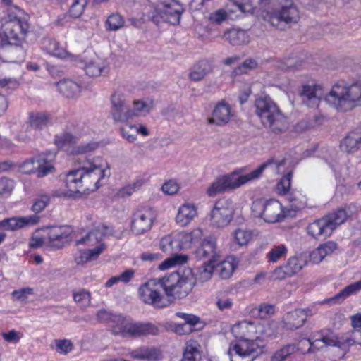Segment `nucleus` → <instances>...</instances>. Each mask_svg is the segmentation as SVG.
Segmentation results:
<instances>
[{
    "label": "nucleus",
    "instance_id": "1",
    "mask_svg": "<svg viewBox=\"0 0 361 361\" xmlns=\"http://www.w3.org/2000/svg\"><path fill=\"white\" fill-rule=\"evenodd\" d=\"M78 168L70 171L65 183L68 190L75 194L94 192L99 188L100 180L105 176V171L88 160L80 161Z\"/></svg>",
    "mask_w": 361,
    "mask_h": 361
},
{
    "label": "nucleus",
    "instance_id": "2",
    "mask_svg": "<svg viewBox=\"0 0 361 361\" xmlns=\"http://www.w3.org/2000/svg\"><path fill=\"white\" fill-rule=\"evenodd\" d=\"M284 165V161H276L270 159L262 164L256 169L250 173L238 176L233 172L230 174L221 176L214 181L207 190V194L209 197H214L220 193L234 190L243 184L258 178L261 176L265 169H269L271 171L278 172L281 166Z\"/></svg>",
    "mask_w": 361,
    "mask_h": 361
},
{
    "label": "nucleus",
    "instance_id": "3",
    "mask_svg": "<svg viewBox=\"0 0 361 361\" xmlns=\"http://www.w3.org/2000/svg\"><path fill=\"white\" fill-rule=\"evenodd\" d=\"M195 283V276L190 268H182L159 278V286L170 300L185 298Z\"/></svg>",
    "mask_w": 361,
    "mask_h": 361
},
{
    "label": "nucleus",
    "instance_id": "4",
    "mask_svg": "<svg viewBox=\"0 0 361 361\" xmlns=\"http://www.w3.org/2000/svg\"><path fill=\"white\" fill-rule=\"evenodd\" d=\"M325 101L341 111H348L361 106V82L351 85L343 82L335 84L325 96Z\"/></svg>",
    "mask_w": 361,
    "mask_h": 361
},
{
    "label": "nucleus",
    "instance_id": "5",
    "mask_svg": "<svg viewBox=\"0 0 361 361\" xmlns=\"http://www.w3.org/2000/svg\"><path fill=\"white\" fill-rule=\"evenodd\" d=\"M256 114L264 127L275 134L282 133L288 129L286 116L277 104L268 96L255 100Z\"/></svg>",
    "mask_w": 361,
    "mask_h": 361
},
{
    "label": "nucleus",
    "instance_id": "6",
    "mask_svg": "<svg viewBox=\"0 0 361 361\" xmlns=\"http://www.w3.org/2000/svg\"><path fill=\"white\" fill-rule=\"evenodd\" d=\"M29 28L27 20L23 10L16 6H12L8 9V17L1 27L0 33L2 45L18 44L23 39Z\"/></svg>",
    "mask_w": 361,
    "mask_h": 361
},
{
    "label": "nucleus",
    "instance_id": "7",
    "mask_svg": "<svg viewBox=\"0 0 361 361\" xmlns=\"http://www.w3.org/2000/svg\"><path fill=\"white\" fill-rule=\"evenodd\" d=\"M116 317L111 324L112 333L115 335L140 336L157 335L159 332L158 328L152 324L132 322L121 314H117Z\"/></svg>",
    "mask_w": 361,
    "mask_h": 361
},
{
    "label": "nucleus",
    "instance_id": "8",
    "mask_svg": "<svg viewBox=\"0 0 361 361\" xmlns=\"http://www.w3.org/2000/svg\"><path fill=\"white\" fill-rule=\"evenodd\" d=\"M265 346V342L260 337H257L255 339L240 338L238 341L230 344L228 353L231 355L232 352H235L245 361H253L263 354ZM231 361H233L231 357Z\"/></svg>",
    "mask_w": 361,
    "mask_h": 361
},
{
    "label": "nucleus",
    "instance_id": "9",
    "mask_svg": "<svg viewBox=\"0 0 361 361\" xmlns=\"http://www.w3.org/2000/svg\"><path fill=\"white\" fill-rule=\"evenodd\" d=\"M251 209L255 216L261 217L268 223L281 221L286 216L281 204L274 199L267 201L257 200L253 202Z\"/></svg>",
    "mask_w": 361,
    "mask_h": 361
},
{
    "label": "nucleus",
    "instance_id": "10",
    "mask_svg": "<svg viewBox=\"0 0 361 361\" xmlns=\"http://www.w3.org/2000/svg\"><path fill=\"white\" fill-rule=\"evenodd\" d=\"M183 11L181 4L176 0L162 1L158 8L148 13V18L157 25L161 21L177 25L180 23Z\"/></svg>",
    "mask_w": 361,
    "mask_h": 361
},
{
    "label": "nucleus",
    "instance_id": "11",
    "mask_svg": "<svg viewBox=\"0 0 361 361\" xmlns=\"http://www.w3.org/2000/svg\"><path fill=\"white\" fill-rule=\"evenodd\" d=\"M159 288H161L159 286V279L149 280L139 288L140 299L145 303L157 308H163L168 306L171 300L164 299L160 293Z\"/></svg>",
    "mask_w": 361,
    "mask_h": 361
},
{
    "label": "nucleus",
    "instance_id": "12",
    "mask_svg": "<svg viewBox=\"0 0 361 361\" xmlns=\"http://www.w3.org/2000/svg\"><path fill=\"white\" fill-rule=\"evenodd\" d=\"M264 18L272 26L279 27L281 23L286 25L298 23L300 16L296 6L288 0L280 10L267 11Z\"/></svg>",
    "mask_w": 361,
    "mask_h": 361
},
{
    "label": "nucleus",
    "instance_id": "13",
    "mask_svg": "<svg viewBox=\"0 0 361 361\" xmlns=\"http://www.w3.org/2000/svg\"><path fill=\"white\" fill-rule=\"evenodd\" d=\"M233 214L234 208L232 201L228 199L219 200L211 212L212 224L218 228H224L231 223Z\"/></svg>",
    "mask_w": 361,
    "mask_h": 361
},
{
    "label": "nucleus",
    "instance_id": "14",
    "mask_svg": "<svg viewBox=\"0 0 361 361\" xmlns=\"http://www.w3.org/2000/svg\"><path fill=\"white\" fill-rule=\"evenodd\" d=\"M156 219L155 212L149 207L136 210L131 221V231L135 235H141L149 231Z\"/></svg>",
    "mask_w": 361,
    "mask_h": 361
},
{
    "label": "nucleus",
    "instance_id": "15",
    "mask_svg": "<svg viewBox=\"0 0 361 361\" xmlns=\"http://www.w3.org/2000/svg\"><path fill=\"white\" fill-rule=\"evenodd\" d=\"M48 244L56 250L62 249L71 242L73 231L68 226H51L45 228Z\"/></svg>",
    "mask_w": 361,
    "mask_h": 361
},
{
    "label": "nucleus",
    "instance_id": "16",
    "mask_svg": "<svg viewBox=\"0 0 361 361\" xmlns=\"http://www.w3.org/2000/svg\"><path fill=\"white\" fill-rule=\"evenodd\" d=\"M111 115L116 122H125L135 116V111L130 109L123 94L115 92L111 97Z\"/></svg>",
    "mask_w": 361,
    "mask_h": 361
},
{
    "label": "nucleus",
    "instance_id": "17",
    "mask_svg": "<svg viewBox=\"0 0 361 361\" xmlns=\"http://www.w3.org/2000/svg\"><path fill=\"white\" fill-rule=\"evenodd\" d=\"M314 314L313 309H295L289 312L283 317L285 327L290 330H296L304 325L307 318Z\"/></svg>",
    "mask_w": 361,
    "mask_h": 361
},
{
    "label": "nucleus",
    "instance_id": "18",
    "mask_svg": "<svg viewBox=\"0 0 361 361\" xmlns=\"http://www.w3.org/2000/svg\"><path fill=\"white\" fill-rule=\"evenodd\" d=\"M304 102L310 107H317L323 96V90L321 85L312 83L302 86L300 92Z\"/></svg>",
    "mask_w": 361,
    "mask_h": 361
},
{
    "label": "nucleus",
    "instance_id": "19",
    "mask_svg": "<svg viewBox=\"0 0 361 361\" xmlns=\"http://www.w3.org/2000/svg\"><path fill=\"white\" fill-rule=\"evenodd\" d=\"M39 221V216L37 214L16 218L5 219L0 221V229L6 231H16L25 226L36 225Z\"/></svg>",
    "mask_w": 361,
    "mask_h": 361
},
{
    "label": "nucleus",
    "instance_id": "20",
    "mask_svg": "<svg viewBox=\"0 0 361 361\" xmlns=\"http://www.w3.org/2000/svg\"><path fill=\"white\" fill-rule=\"evenodd\" d=\"M232 116L230 105L225 102H221L216 104L207 123L219 126H224L230 121Z\"/></svg>",
    "mask_w": 361,
    "mask_h": 361
},
{
    "label": "nucleus",
    "instance_id": "21",
    "mask_svg": "<svg viewBox=\"0 0 361 361\" xmlns=\"http://www.w3.org/2000/svg\"><path fill=\"white\" fill-rule=\"evenodd\" d=\"M176 315L184 319L183 324H173V331L178 335L190 334L194 331L193 327L200 322V319L197 316L183 312H176Z\"/></svg>",
    "mask_w": 361,
    "mask_h": 361
},
{
    "label": "nucleus",
    "instance_id": "22",
    "mask_svg": "<svg viewBox=\"0 0 361 361\" xmlns=\"http://www.w3.org/2000/svg\"><path fill=\"white\" fill-rule=\"evenodd\" d=\"M83 68L86 74L90 77L104 76L109 72L108 63L98 56L85 61Z\"/></svg>",
    "mask_w": 361,
    "mask_h": 361
},
{
    "label": "nucleus",
    "instance_id": "23",
    "mask_svg": "<svg viewBox=\"0 0 361 361\" xmlns=\"http://www.w3.org/2000/svg\"><path fill=\"white\" fill-rule=\"evenodd\" d=\"M113 229L104 224L98 226L94 229L89 232L85 237L77 241V244L88 243L90 245L93 243L102 241L104 238L114 235Z\"/></svg>",
    "mask_w": 361,
    "mask_h": 361
},
{
    "label": "nucleus",
    "instance_id": "24",
    "mask_svg": "<svg viewBox=\"0 0 361 361\" xmlns=\"http://www.w3.org/2000/svg\"><path fill=\"white\" fill-rule=\"evenodd\" d=\"M360 290H361V279L347 286L334 296L325 299L322 302V304H328L329 305L340 304L348 297L356 294Z\"/></svg>",
    "mask_w": 361,
    "mask_h": 361
},
{
    "label": "nucleus",
    "instance_id": "25",
    "mask_svg": "<svg viewBox=\"0 0 361 361\" xmlns=\"http://www.w3.org/2000/svg\"><path fill=\"white\" fill-rule=\"evenodd\" d=\"M56 153L48 152L40 154L36 159L37 168L36 172L37 177L42 178L54 171L55 168L51 164V161L55 159Z\"/></svg>",
    "mask_w": 361,
    "mask_h": 361
},
{
    "label": "nucleus",
    "instance_id": "26",
    "mask_svg": "<svg viewBox=\"0 0 361 361\" xmlns=\"http://www.w3.org/2000/svg\"><path fill=\"white\" fill-rule=\"evenodd\" d=\"M216 238L214 236H209L205 238L201 245L197 249L195 253L200 259L216 260Z\"/></svg>",
    "mask_w": 361,
    "mask_h": 361
},
{
    "label": "nucleus",
    "instance_id": "27",
    "mask_svg": "<svg viewBox=\"0 0 361 361\" xmlns=\"http://www.w3.org/2000/svg\"><path fill=\"white\" fill-rule=\"evenodd\" d=\"M341 148L348 154H353L361 147V130L350 132L341 142Z\"/></svg>",
    "mask_w": 361,
    "mask_h": 361
},
{
    "label": "nucleus",
    "instance_id": "28",
    "mask_svg": "<svg viewBox=\"0 0 361 361\" xmlns=\"http://www.w3.org/2000/svg\"><path fill=\"white\" fill-rule=\"evenodd\" d=\"M197 216V207L192 204H184L179 207L176 222L180 226L188 225Z\"/></svg>",
    "mask_w": 361,
    "mask_h": 361
},
{
    "label": "nucleus",
    "instance_id": "29",
    "mask_svg": "<svg viewBox=\"0 0 361 361\" xmlns=\"http://www.w3.org/2000/svg\"><path fill=\"white\" fill-rule=\"evenodd\" d=\"M307 231L309 235L314 238H326L330 236L332 233L331 228L324 217L310 223L307 228Z\"/></svg>",
    "mask_w": 361,
    "mask_h": 361
},
{
    "label": "nucleus",
    "instance_id": "30",
    "mask_svg": "<svg viewBox=\"0 0 361 361\" xmlns=\"http://www.w3.org/2000/svg\"><path fill=\"white\" fill-rule=\"evenodd\" d=\"M307 264V253H301L290 257L285 264L286 271L292 276L299 272Z\"/></svg>",
    "mask_w": 361,
    "mask_h": 361
},
{
    "label": "nucleus",
    "instance_id": "31",
    "mask_svg": "<svg viewBox=\"0 0 361 361\" xmlns=\"http://www.w3.org/2000/svg\"><path fill=\"white\" fill-rule=\"evenodd\" d=\"M59 91L67 98L77 97L81 90L80 86L71 80H63L56 83Z\"/></svg>",
    "mask_w": 361,
    "mask_h": 361
},
{
    "label": "nucleus",
    "instance_id": "32",
    "mask_svg": "<svg viewBox=\"0 0 361 361\" xmlns=\"http://www.w3.org/2000/svg\"><path fill=\"white\" fill-rule=\"evenodd\" d=\"M224 37L233 46L245 44L250 42L247 32L241 29H231L225 32Z\"/></svg>",
    "mask_w": 361,
    "mask_h": 361
},
{
    "label": "nucleus",
    "instance_id": "33",
    "mask_svg": "<svg viewBox=\"0 0 361 361\" xmlns=\"http://www.w3.org/2000/svg\"><path fill=\"white\" fill-rule=\"evenodd\" d=\"M202 236V231L200 228H196L190 233H181L178 235L181 250L189 248L192 244L196 243Z\"/></svg>",
    "mask_w": 361,
    "mask_h": 361
},
{
    "label": "nucleus",
    "instance_id": "34",
    "mask_svg": "<svg viewBox=\"0 0 361 361\" xmlns=\"http://www.w3.org/2000/svg\"><path fill=\"white\" fill-rule=\"evenodd\" d=\"M210 71L211 68L208 62L201 61L192 67L189 73V78L194 82H198L204 79Z\"/></svg>",
    "mask_w": 361,
    "mask_h": 361
},
{
    "label": "nucleus",
    "instance_id": "35",
    "mask_svg": "<svg viewBox=\"0 0 361 361\" xmlns=\"http://www.w3.org/2000/svg\"><path fill=\"white\" fill-rule=\"evenodd\" d=\"M180 243L178 237H173L171 235L161 238L160 241V248L164 252L173 255L180 250Z\"/></svg>",
    "mask_w": 361,
    "mask_h": 361
},
{
    "label": "nucleus",
    "instance_id": "36",
    "mask_svg": "<svg viewBox=\"0 0 361 361\" xmlns=\"http://www.w3.org/2000/svg\"><path fill=\"white\" fill-rule=\"evenodd\" d=\"M106 246L104 243H101L93 249L84 250L80 253V256L76 258L77 264H83L87 261L97 259L101 253L104 252Z\"/></svg>",
    "mask_w": 361,
    "mask_h": 361
},
{
    "label": "nucleus",
    "instance_id": "37",
    "mask_svg": "<svg viewBox=\"0 0 361 361\" xmlns=\"http://www.w3.org/2000/svg\"><path fill=\"white\" fill-rule=\"evenodd\" d=\"M159 352L154 348H140L134 350L131 353V356L140 360L154 361L157 360Z\"/></svg>",
    "mask_w": 361,
    "mask_h": 361
},
{
    "label": "nucleus",
    "instance_id": "38",
    "mask_svg": "<svg viewBox=\"0 0 361 361\" xmlns=\"http://www.w3.org/2000/svg\"><path fill=\"white\" fill-rule=\"evenodd\" d=\"M216 260L208 259L204 262L197 271L196 280L198 279L201 282L207 281L212 276L214 268L216 267Z\"/></svg>",
    "mask_w": 361,
    "mask_h": 361
},
{
    "label": "nucleus",
    "instance_id": "39",
    "mask_svg": "<svg viewBox=\"0 0 361 361\" xmlns=\"http://www.w3.org/2000/svg\"><path fill=\"white\" fill-rule=\"evenodd\" d=\"M324 218L333 232L337 226L341 225L346 220L347 214L344 209H339L335 212L325 216Z\"/></svg>",
    "mask_w": 361,
    "mask_h": 361
},
{
    "label": "nucleus",
    "instance_id": "40",
    "mask_svg": "<svg viewBox=\"0 0 361 361\" xmlns=\"http://www.w3.org/2000/svg\"><path fill=\"white\" fill-rule=\"evenodd\" d=\"M298 349L295 344H288L276 351L271 356V361H285Z\"/></svg>",
    "mask_w": 361,
    "mask_h": 361
},
{
    "label": "nucleus",
    "instance_id": "41",
    "mask_svg": "<svg viewBox=\"0 0 361 361\" xmlns=\"http://www.w3.org/2000/svg\"><path fill=\"white\" fill-rule=\"evenodd\" d=\"M321 339L324 347L326 346H335L345 350L344 341H343V335L337 336L331 333L326 335H322Z\"/></svg>",
    "mask_w": 361,
    "mask_h": 361
},
{
    "label": "nucleus",
    "instance_id": "42",
    "mask_svg": "<svg viewBox=\"0 0 361 361\" xmlns=\"http://www.w3.org/2000/svg\"><path fill=\"white\" fill-rule=\"evenodd\" d=\"M78 141V137L75 136L70 133L65 132L61 135L55 136L54 143L61 149L66 148L68 146L74 145Z\"/></svg>",
    "mask_w": 361,
    "mask_h": 361
},
{
    "label": "nucleus",
    "instance_id": "43",
    "mask_svg": "<svg viewBox=\"0 0 361 361\" xmlns=\"http://www.w3.org/2000/svg\"><path fill=\"white\" fill-rule=\"evenodd\" d=\"M215 268L218 270L220 277L223 279H227L233 274L235 266L233 262L224 260L219 264H216Z\"/></svg>",
    "mask_w": 361,
    "mask_h": 361
},
{
    "label": "nucleus",
    "instance_id": "44",
    "mask_svg": "<svg viewBox=\"0 0 361 361\" xmlns=\"http://www.w3.org/2000/svg\"><path fill=\"white\" fill-rule=\"evenodd\" d=\"M345 350L350 346L358 344L361 345V329H354L343 334Z\"/></svg>",
    "mask_w": 361,
    "mask_h": 361
},
{
    "label": "nucleus",
    "instance_id": "45",
    "mask_svg": "<svg viewBox=\"0 0 361 361\" xmlns=\"http://www.w3.org/2000/svg\"><path fill=\"white\" fill-rule=\"evenodd\" d=\"M124 25V20L118 13H113L109 16L106 21V30L116 31Z\"/></svg>",
    "mask_w": 361,
    "mask_h": 361
},
{
    "label": "nucleus",
    "instance_id": "46",
    "mask_svg": "<svg viewBox=\"0 0 361 361\" xmlns=\"http://www.w3.org/2000/svg\"><path fill=\"white\" fill-rule=\"evenodd\" d=\"M287 248L284 245H274L267 254L268 261L270 262H276L281 257L286 256Z\"/></svg>",
    "mask_w": 361,
    "mask_h": 361
},
{
    "label": "nucleus",
    "instance_id": "47",
    "mask_svg": "<svg viewBox=\"0 0 361 361\" xmlns=\"http://www.w3.org/2000/svg\"><path fill=\"white\" fill-rule=\"evenodd\" d=\"M201 357V353L197 347L192 345H187L181 361H200Z\"/></svg>",
    "mask_w": 361,
    "mask_h": 361
},
{
    "label": "nucleus",
    "instance_id": "48",
    "mask_svg": "<svg viewBox=\"0 0 361 361\" xmlns=\"http://www.w3.org/2000/svg\"><path fill=\"white\" fill-rule=\"evenodd\" d=\"M88 2L89 0H73L69 8L70 16L75 18L80 17Z\"/></svg>",
    "mask_w": 361,
    "mask_h": 361
},
{
    "label": "nucleus",
    "instance_id": "49",
    "mask_svg": "<svg viewBox=\"0 0 361 361\" xmlns=\"http://www.w3.org/2000/svg\"><path fill=\"white\" fill-rule=\"evenodd\" d=\"M49 116L45 114H37L30 116V127L35 129H42L47 126Z\"/></svg>",
    "mask_w": 361,
    "mask_h": 361
},
{
    "label": "nucleus",
    "instance_id": "50",
    "mask_svg": "<svg viewBox=\"0 0 361 361\" xmlns=\"http://www.w3.org/2000/svg\"><path fill=\"white\" fill-rule=\"evenodd\" d=\"M50 197L48 195H42L36 197L32 206V211L35 214L43 211L49 204Z\"/></svg>",
    "mask_w": 361,
    "mask_h": 361
},
{
    "label": "nucleus",
    "instance_id": "51",
    "mask_svg": "<svg viewBox=\"0 0 361 361\" xmlns=\"http://www.w3.org/2000/svg\"><path fill=\"white\" fill-rule=\"evenodd\" d=\"M121 135L130 142H133L137 135V126L132 124H126L120 129Z\"/></svg>",
    "mask_w": 361,
    "mask_h": 361
},
{
    "label": "nucleus",
    "instance_id": "52",
    "mask_svg": "<svg viewBox=\"0 0 361 361\" xmlns=\"http://www.w3.org/2000/svg\"><path fill=\"white\" fill-rule=\"evenodd\" d=\"M47 50L50 54L59 58H64L67 54L66 51L60 47L59 43L52 39L48 41Z\"/></svg>",
    "mask_w": 361,
    "mask_h": 361
},
{
    "label": "nucleus",
    "instance_id": "53",
    "mask_svg": "<svg viewBox=\"0 0 361 361\" xmlns=\"http://www.w3.org/2000/svg\"><path fill=\"white\" fill-rule=\"evenodd\" d=\"M251 232L247 230L238 228L234 231V238L240 245H246L251 239Z\"/></svg>",
    "mask_w": 361,
    "mask_h": 361
},
{
    "label": "nucleus",
    "instance_id": "54",
    "mask_svg": "<svg viewBox=\"0 0 361 361\" xmlns=\"http://www.w3.org/2000/svg\"><path fill=\"white\" fill-rule=\"evenodd\" d=\"M73 298L80 307H87L90 304V293L85 290L74 293Z\"/></svg>",
    "mask_w": 361,
    "mask_h": 361
},
{
    "label": "nucleus",
    "instance_id": "55",
    "mask_svg": "<svg viewBox=\"0 0 361 361\" xmlns=\"http://www.w3.org/2000/svg\"><path fill=\"white\" fill-rule=\"evenodd\" d=\"M116 314L106 310H99L97 313V318L100 322L111 324L114 320L116 319Z\"/></svg>",
    "mask_w": 361,
    "mask_h": 361
},
{
    "label": "nucleus",
    "instance_id": "56",
    "mask_svg": "<svg viewBox=\"0 0 361 361\" xmlns=\"http://www.w3.org/2000/svg\"><path fill=\"white\" fill-rule=\"evenodd\" d=\"M56 350L60 353L67 354L73 350V343L70 340H56Z\"/></svg>",
    "mask_w": 361,
    "mask_h": 361
},
{
    "label": "nucleus",
    "instance_id": "57",
    "mask_svg": "<svg viewBox=\"0 0 361 361\" xmlns=\"http://www.w3.org/2000/svg\"><path fill=\"white\" fill-rule=\"evenodd\" d=\"M186 256H177L174 259H168L161 263L159 268L161 270L173 267L176 264H182L187 261Z\"/></svg>",
    "mask_w": 361,
    "mask_h": 361
},
{
    "label": "nucleus",
    "instance_id": "58",
    "mask_svg": "<svg viewBox=\"0 0 361 361\" xmlns=\"http://www.w3.org/2000/svg\"><path fill=\"white\" fill-rule=\"evenodd\" d=\"M291 173L283 176L277 183L276 188L280 193L286 194L290 188Z\"/></svg>",
    "mask_w": 361,
    "mask_h": 361
},
{
    "label": "nucleus",
    "instance_id": "59",
    "mask_svg": "<svg viewBox=\"0 0 361 361\" xmlns=\"http://www.w3.org/2000/svg\"><path fill=\"white\" fill-rule=\"evenodd\" d=\"M13 187V180L6 177L0 178V195L10 193Z\"/></svg>",
    "mask_w": 361,
    "mask_h": 361
},
{
    "label": "nucleus",
    "instance_id": "60",
    "mask_svg": "<svg viewBox=\"0 0 361 361\" xmlns=\"http://www.w3.org/2000/svg\"><path fill=\"white\" fill-rule=\"evenodd\" d=\"M227 13L224 9H219L210 14L209 20L216 24H221L227 18Z\"/></svg>",
    "mask_w": 361,
    "mask_h": 361
},
{
    "label": "nucleus",
    "instance_id": "61",
    "mask_svg": "<svg viewBox=\"0 0 361 361\" xmlns=\"http://www.w3.org/2000/svg\"><path fill=\"white\" fill-rule=\"evenodd\" d=\"M33 290L31 288H23L21 289L16 290L12 292V295L18 300H25L28 295H31Z\"/></svg>",
    "mask_w": 361,
    "mask_h": 361
},
{
    "label": "nucleus",
    "instance_id": "62",
    "mask_svg": "<svg viewBox=\"0 0 361 361\" xmlns=\"http://www.w3.org/2000/svg\"><path fill=\"white\" fill-rule=\"evenodd\" d=\"M290 276L288 272L286 271V265L279 266L276 267L271 274V279L273 280H282L286 277Z\"/></svg>",
    "mask_w": 361,
    "mask_h": 361
},
{
    "label": "nucleus",
    "instance_id": "63",
    "mask_svg": "<svg viewBox=\"0 0 361 361\" xmlns=\"http://www.w3.org/2000/svg\"><path fill=\"white\" fill-rule=\"evenodd\" d=\"M98 146L99 145L97 142H90L85 145H80L75 147L73 152L76 154L87 153L95 150Z\"/></svg>",
    "mask_w": 361,
    "mask_h": 361
},
{
    "label": "nucleus",
    "instance_id": "64",
    "mask_svg": "<svg viewBox=\"0 0 361 361\" xmlns=\"http://www.w3.org/2000/svg\"><path fill=\"white\" fill-rule=\"evenodd\" d=\"M310 259V261L314 264H319L324 259V257L322 254V252L319 247L314 249L312 252H310L309 254H307V259Z\"/></svg>",
    "mask_w": 361,
    "mask_h": 361
}]
</instances>
